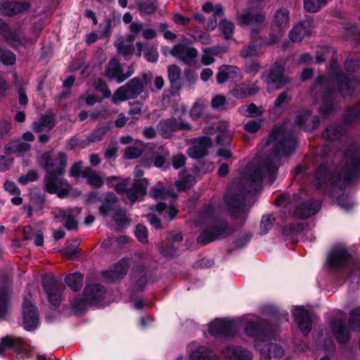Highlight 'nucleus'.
Here are the masks:
<instances>
[{"instance_id": "obj_1", "label": "nucleus", "mask_w": 360, "mask_h": 360, "mask_svg": "<svg viewBox=\"0 0 360 360\" xmlns=\"http://www.w3.org/2000/svg\"><path fill=\"white\" fill-rule=\"evenodd\" d=\"M267 143L273 144L271 153L259 164L248 167L240 179L233 181L229 191L224 195L231 214L240 226L244 224L248 213L245 203V194L257 192L264 178L269 184H273L281 165V158L291 155L297 146L295 138L285 124L274 128Z\"/></svg>"}, {"instance_id": "obj_2", "label": "nucleus", "mask_w": 360, "mask_h": 360, "mask_svg": "<svg viewBox=\"0 0 360 360\" xmlns=\"http://www.w3.org/2000/svg\"><path fill=\"white\" fill-rule=\"evenodd\" d=\"M347 141V146L340 150L344 165L334 168L331 164H321L316 168L313 182L318 189L325 191L333 188L342 191L360 176V146L350 138Z\"/></svg>"}, {"instance_id": "obj_3", "label": "nucleus", "mask_w": 360, "mask_h": 360, "mask_svg": "<svg viewBox=\"0 0 360 360\" xmlns=\"http://www.w3.org/2000/svg\"><path fill=\"white\" fill-rule=\"evenodd\" d=\"M39 165L47 172L45 186L49 193H57L60 198L68 196V188L63 186L61 176L65 173L66 155L64 153L56 155L51 153H42L38 159Z\"/></svg>"}, {"instance_id": "obj_4", "label": "nucleus", "mask_w": 360, "mask_h": 360, "mask_svg": "<svg viewBox=\"0 0 360 360\" xmlns=\"http://www.w3.org/2000/svg\"><path fill=\"white\" fill-rule=\"evenodd\" d=\"M153 75L151 72L143 73L140 77L130 79L125 85L120 87L115 91L112 100L115 103H119L129 99L137 98L141 93L148 96V86L151 84Z\"/></svg>"}, {"instance_id": "obj_5", "label": "nucleus", "mask_w": 360, "mask_h": 360, "mask_svg": "<svg viewBox=\"0 0 360 360\" xmlns=\"http://www.w3.org/2000/svg\"><path fill=\"white\" fill-rule=\"evenodd\" d=\"M30 352L28 345L20 338L8 335L1 339L0 355H8L11 360H25L30 357Z\"/></svg>"}, {"instance_id": "obj_6", "label": "nucleus", "mask_w": 360, "mask_h": 360, "mask_svg": "<svg viewBox=\"0 0 360 360\" xmlns=\"http://www.w3.org/2000/svg\"><path fill=\"white\" fill-rule=\"evenodd\" d=\"M106 293L105 289L100 284H92L86 286L84 291V298L76 300L72 308L75 313L84 311L88 304L103 306L102 302Z\"/></svg>"}, {"instance_id": "obj_7", "label": "nucleus", "mask_w": 360, "mask_h": 360, "mask_svg": "<svg viewBox=\"0 0 360 360\" xmlns=\"http://www.w3.org/2000/svg\"><path fill=\"white\" fill-rule=\"evenodd\" d=\"M337 60V55L334 53L330 63V70L332 75L337 81L338 91L343 97L352 96L356 89L359 86V82L356 79L349 78L341 73Z\"/></svg>"}, {"instance_id": "obj_8", "label": "nucleus", "mask_w": 360, "mask_h": 360, "mask_svg": "<svg viewBox=\"0 0 360 360\" xmlns=\"http://www.w3.org/2000/svg\"><path fill=\"white\" fill-rule=\"evenodd\" d=\"M238 25L248 26L251 34H259V32L266 26V15L263 12L248 8L236 15Z\"/></svg>"}, {"instance_id": "obj_9", "label": "nucleus", "mask_w": 360, "mask_h": 360, "mask_svg": "<svg viewBox=\"0 0 360 360\" xmlns=\"http://www.w3.org/2000/svg\"><path fill=\"white\" fill-rule=\"evenodd\" d=\"M314 89L321 91L323 93L320 112L323 115H328L335 107L334 96L335 91L330 86V81L323 75L319 76L314 83Z\"/></svg>"}, {"instance_id": "obj_10", "label": "nucleus", "mask_w": 360, "mask_h": 360, "mask_svg": "<svg viewBox=\"0 0 360 360\" xmlns=\"http://www.w3.org/2000/svg\"><path fill=\"white\" fill-rule=\"evenodd\" d=\"M42 285L49 303L58 307L63 300V285L51 274H46L42 278Z\"/></svg>"}, {"instance_id": "obj_11", "label": "nucleus", "mask_w": 360, "mask_h": 360, "mask_svg": "<svg viewBox=\"0 0 360 360\" xmlns=\"http://www.w3.org/2000/svg\"><path fill=\"white\" fill-rule=\"evenodd\" d=\"M230 232L226 221L223 220L214 221L210 227L205 230L197 238V243L201 245H204L215 240L224 238Z\"/></svg>"}, {"instance_id": "obj_12", "label": "nucleus", "mask_w": 360, "mask_h": 360, "mask_svg": "<svg viewBox=\"0 0 360 360\" xmlns=\"http://www.w3.org/2000/svg\"><path fill=\"white\" fill-rule=\"evenodd\" d=\"M289 27V11L280 8L275 13L270 32L269 44H276L282 35V33Z\"/></svg>"}, {"instance_id": "obj_13", "label": "nucleus", "mask_w": 360, "mask_h": 360, "mask_svg": "<svg viewBox=\"0 0 360 360\" xmlns=\"http://www.w3.org/2000/svg\"><path fill=\"white\" fill-rule=\"evenodd\" d=\"M135 182L132 187L127 191V198L131 202L141 200L146 193V188L148 186L147 179L142 178L144 175L143 171L140 165L136 166L134 172Z\"/></svg>"}, {"instance_id": "obj_14", "label": "nucleus", "mask_w": 360, "mask_h": 360, "mask_svg": "<svg viewBox=\"0 0 360 360\" xmlns=\"http://www.w3.org/2000/svg\"><path fill=\"white\" fill-rule=\"evenodd\" d=\"M191 126L187 122L172 117L168 119L162 120L157 126L158 131L165 139L170 138L173 134L179 130H190Z\"/></svg>"}, {"instance_id": "obj_15", "label": "nucleus", "mask_w": 360, "mask_h": 360, "mask_svg": "<svg viewBox=\"0 0 360 360\" xmlns=\"http://www.w3.org/2000/svg\"><path fill=\"white\" fill-rule=\"evenodd\" d=\"M237 330V323L234 321L216 319L209 325L211 335L220 338L233 336Z\"/></svg>"}, {"instance_id": "obj_16", "label": "nucleus", "mask_w": 360, "mask_h": 360, "mask_svg": "<svg viewBox=\"0 0 360 360\" xmlns=\"http://www.w3.org/2000/svg\"><path fill=\"white\" fill-rule=\"evenodd\" d=\"M351 259L347 248L343 245L334 247L328 256V264L333 271L345 267Z\"/></svg>"}, {"instance_id": "obj_17", "label": "nucleus", "mask_w": 360, "mask_h": 360, "mask_svg": "<svg viewBox=\"0 0 360 360\" xmlns=\"http://www.w3.org/2000/svg\"><path fill=\"white\" fill-rule=\"evenodd\" d=\"M134 72V71L133 68L129 67L128 70L124 73L123 69L118 60L116 58H112L106 66L105 75L109 79L115 80L117 83L120 84L129 78Z\"/></svg>"}, {"instance_id": "obj_18", "label": "nucleus", "mask_w": 360, "mask_h": 360, "mask_svg": "<svg viewBox=\"0 0 360 360\" xmlns=\"http://www.w3.org/2000/svg\"><path fill=\"white\" fill-rule=\"evenodd\" d=\"M284 64L282 62H276L269 69L266 82L269 89H278L288 83V80L285 77Z\"/></svg>"}, {"instance_id": "obj_19", "label": "nucleus", "mask_w": 360, "mask_h": 360, "mask_svg": "<svg viewBox=\"0 0 360 360\" xmlns=\"http://www.w3.org/2000/svg\"><path fill=\"white\" fill-rule=\"evenodd\" d=\"M129 266V259L123 258L116 262L110 269L103 271L102 275L107 282H116L127 275Z\"/></svg>"}, {"instance_id": "obj_20", "label": "nucleus", "mask_w": 360, "mask_h": 360, "mask_svg": "<svg viewBox=\"0 0 360 360\" xmlns=\"http://www.w3.org/2000/svg\"><path fill=\"white\" fill-rule=\"evenodd\" d=\"M23 326L25 330L32 331L39 325V311L35 305L25 300L22 304Z\"/></svg>"}, {"instance_id": "obj_21", "label": "nucleus", "mask_w": 360, "mask_h": 360, "mask_svg": "<svg viewBox=\"0 0 360 360\" xmlns=\"http://www.w3.org/2000/svg\"><path fill=\"white\" fill-rule=\"evenodd\" d=\"M269 44V39L262 37L259 34H251V41L240 51V56L243 58H250L259 56L262 51V48Z\"/></svg>"}, {"instance_id": "obj_22", "label": "nucleus", "mask_w": 360, "mask_h": 360, "mask_svg": "<svg viewBox=\"0 0 360 360\" xmlns=\"http://www.w3.org/2000/svg\"><path fill=\"white\" fill-rule=\"evenodd\" d=\"M170 53L172 56L181 60L186 65H190L194 62L198 52L193 46L178 44L173 46Z\"/></svg>"}, {"instance_id": "obj_23", "label": "nucleus", "mask_w": 360, "mask_h": 360, "mask_svg": "<svg viewBox=\"0 0 360 360\" xmlns=\"http://www.w3.org/2000/svg\"><path fill=\"white\" fill-rule=\"evenodd\" d=\"M245 332L247 335L255 338V345L258 341L261 342L270 336L267 323L263 320L249 321L245 328Z\"/></svg>"}, {"instance_id": "obj_24", "label": "nucleus", "mask_w": 360, "mask_h": 360, "mask_svg": "<svg viewBox=\"0 0 360 360\" xmlns=\"http://www.w3.org/2000/svg\"><path fill=\"white\" fill-rule=\"evenodd\" d=\"M212 146V140L207 136H202L195 139L193 145L187 149L188 155L193 159H200L208 153V149Z\"/></svg>"}, {"instance_id": "obj_25", "label": "nucleus", "mask_w": 360, "mask_h": 360, "mask_svg": "<svg viewBox=\"0 0 360 360\" xmlns=\"http://www.w3.org/2000/svg\"><path fill=\"white\" fill-rule=\"evenodd\" d=\"M292 314L300 331L304 335H307L312 326L310 313L302 307H297L292 311Z\"/></svg>"}, {"instance_id": "obj_26", "label": "nucleus", "mask_w": 360, "mask_h": 360, "mask_svg": "<svg viewBox=\"0 0 360 360\" xmlns=\"http://www.w3.org/2000/svg\"><path fill=\"white\" fill-rule=\"evenodd\" d=\"M255 347L263 356L268 358H280L284 354V350L281 347L269 342V336L261 342L258 341Z\"/></svg>"}, {"instance_id": "obj_27", "label": "nucleus", "mask_w": 360, "mask_h": 360, "mask_svg": "<svg viewBox=\"0 0 360 360\" xmlns=\"http://www.w3.org/2000/svg\"><path fill=\"white\" fill-rule=\"evenodd\" d=\"M314 27L312 20H304L293 27L290 32L289 37L293 42L300 41L305 36L311 34Z\"/></svg>"}, {"instance_id": "obj_28", "label": "nucleus", "mask_w": 360, "mask_h": 360, "mask_svg": "<svg viewBox=\"0 0 360 360\" xmlns=\"http://www.w3.org/2000/svg\"><path fill=\"white\" fill-rule=\"evenodd\" d=\"M241 77L242 76L237 67L227 65H221L216 74L217 82L219 84H224L229 80L238 82Z\"/></svg>"}, {"instance_id": "obj_29", "label": "nucleus", "mask_w": 360, "mask_h": 360, "mask_svg": "<svg viewBox=\"0 0 360 360\" xmlns=\"http://www.w3.org/2000/svg\"><path fill=\"white\" fill-rule=\"evenodd\" d=\"M321 206L319 200H308L298 205L294 212V216L300 219H307L317 213Z\"/></svg>"}, {"instance_id": "obj_30", "label": "nucleus", "mask_w": 360, "mask_h": 360, "mask_svg": "<svg viewBox=\"0 0 360 360\" xmlns=\"http://www.w3.org/2000/svg\"><path fill=\"white\" fill-rule=\"evenodd\" d=\"M295 123L304 130L311 131L318 127L319 118L317 116L311 117L310 111L303 110L297 115Z\"/></svg>"}, {"instance_id": "obj_31", "label": "nucleus", "mask_w": 360, "mask_h": 360, "mask_svg": "<svg viewBox=\"0 0 360 360\" xmlns=\"http://www.w3.org/2000/svg\"><path fill=\"white\" fill-rule=\"evenodd\" d=\"M29 4L20 1H4L0 3V14L12 16L22 13L29 8Z\"/></svg>"}, {"instance_id": "obj_32", "label": "nucleus", "mask_w": 360, "mask_h": 360, "mask_svg": "<svg viewBox=\"0 0 360 360\" xmlns=\"http://www.w3.org/2000/svg\"><path fill=\"white\" fill-rule=\"evenodd\" d=\"M169 243L162 244L160 247V252L167 257H174L178 253L179 245L183 240L181 233H177L169 238Z\"/></svg>"}, {"instance_id": "obj_33", "label": "nucleus", "mask_w": 360, "mask_h": 360, "mask_svg": "<svg viewBox=\"0 0 360 360\" xmlns=\"http://www.w3.org/2000/svg\"><path fill=\"white\" fill-rule=\"evenodd\" d=\"M229 360H252V354L240 347L227 346L221 351Z\"/></svg>"}, {"instance_id": "obj_34", "label": "nucleus", "mask_w": 360, "mask_h": 360, "mask_svg": "<svg viewBox=\"0 0 360 360\" xmlns=\"http://www.w3.org/2000/svg\"><path fill=\"white\" fill-rule=\"evenodd\" d=\"M149 271L143 265H137L132 269V276L134 278V288L136 290L141 291L148 282Z\"/></svg>"}, {"instance_id": "obj_35", "label": "nucleus", "mask_w": 360, "mask_h": 360, "mask_svg": "<svg viewBox=\"0 0 360 360\" xmlns=\"http://www.w3.org/2000/svg\"><path fill=\"white\" fill-rule=\"evenodd\" d=\"M332 327L336 340L339 343L347 342L349 340V331L342 320H334Z\"/></svg>"}, {"instance_id": "obj_36", "label": "nucleus", "mask_w": 360, "mask_h": 360, "mask_svg": "<svg viewBox=\"0 0 360 360\" xmlns=\"http://www.w3.org/2000/svg\"><path fill=\"white\" fill-rule=\"evenodd\" d=\"M31 145L28 143L23 142L20 140H15L10 141L5 145L4 152L6 155H11L12 153L22 154L30 151Z\"/></svg>"}, {"instance_id": "obj_37", "label": "nucleus", "mask_w": 360, "mask_h": 360, "mask_svg": "<svg viewBox=\"0 0 360 360\" xmlns=\"http://www.w3.org/2000/svg\"><path fill=\"white\" fill-rule=\"evenodd\" d=\"M117 202V198L112 193H105L100 206L99 211L101 215L107 217L110 212L115 210Z\"/></svg>"}, {"instance_id": "obj_38", "label": "nucleus", "mask_w": 360, "mask_h": 360, "mask_svg": "<svg viewBox=\"0 0 360 360\" xmlns=\"http://www.w3.org/2000/svg\"><path fill=\"white\" fill-rule=\"evenodd\" d=\"M346 132L345 125L332 124L328 125L323 132V137L327 140H335L342 137Z\"/></svg>"}, {"instance_id": "obj_39", "label": "nucleus", "mask_w": 360, "mask_h": 360, "mask_svg": "<svg viewBox=\"0 0 360 360\" xmlns=\"http://www.w3.org/2000/svg\"><path fill=\"white\" fill-rule=\"evenodd\" d=\"M167 77L171 88L179 90L181 88V70L176 65H171L167 68Z\"/></svg>"}, {"instance_id": "obj_40", "label": "nucleus", "mask_w": 360, "mask_h": 360, "mask_svg": "<svg viewBox=\"0 0 360 360\" xmlns=\"http://www.w3.org/2000/svg\"><path fill=\"white\" fill-rule=\"evenodd\" d=\"M11 288L6 285L0 287V319L7 314L9 307Z\"/></svg>"}, {"instance_id": "obj_41", "label": "nucleus", "mask_w": 360, "mask_h": 360, "mask_svg": "<svg viewBox=\"0 0 360 360\" xmlns=\"http://www.w3.org/2000/svg\"><path fill=\"white\" fill-rule=\"evenodd\" d=\"M82 177L86 179L87 183L95 188H100L103 184L101 176L93 171L91 167H86L83 169Z\"/></svg>"}, {"instance_id": "obj_42", "label": "nucleus", "mask_w": 360, "mask_h": 360, "mask_svg": "<svg viewBox=\"0 0 360 360\" xmlns=\"http://www.w3.org/2000/svg\"><path fill=\"white\" fill-rule=\"evenodd\" d=\"M189 360H218V359L212 351L202 346L191 354Z\"/></svg>"}, {"instance_id": "obj_43", "label": "nucleus", "mask_w": 360, "mask_h": 360, "mask_svg": "<svg viewBox=\"0 0 360 360\" xmlns=\"http://www.w3.org/2000/svg\"><path fill=\"white\" fill-rule=\"evenodd\" d=\"M156 210L162 214L163 218L165 219L172 220L174 219L177 213L179 212V210L174 205L173 203H170L169 205H167L165 202H159L156 205Z\"/></svg>"}, {"instance_id": "obj_44", "label": "nucleus", "mask_w": 360, "mask_h": 360, "mask_svg": "<svg viewBox=\"0 0 360 360\" xmlns=\"http://www.w3.org/2000/svg\"><path fill=\"white\" fill-rule=\"evenodd\" d=\"M195 183V177L193 174H181L175 186L179 191H185L192 187Z\"/></svg>"}, {"instance_id": "obj_45", "label": "nucleus", "mask_w": 360, "mask_h": 360, "mask_svg": "<svg viewBox=\"0 0 360 360\" xmlns=\"http://www.w3.org/2000/svg\"><path fill=\"white\" fill-rule=\"evenodd\" d=\"M157 0H140L137 3V8L141 14L151 15L154 13L158 8Z\"/></svg>"}, {"instance_id": "obj_46", "label": "nucleus", "mask_w": 360, "mask_h": 360, "mask_svg": "<svg viewBox=\"0 0 360 360\" xmlns=\"http://www.w3.org/2000/svg\"><path fill=\"white\" fill-rule=\"evenodd\" d=\"M150 195L155 199L166 200L171 198L172 200H175L177 198V195L172 190L155 187L151 188Z\"/></svg>"}, {"instance_id": "obj_47", "label": "nucleus", "mask_w": 360, "mask_h": 360, "mask_svg": "<svg viewBox=\"0 0 360 360\" xmlns=\"http://www.w3.org/2000/svg\"><path fill=\"white\" fill-rule=\"evenodd\" d=\"M3 37L8 44L15 49L23 46L22 40L20 39L15 30H12L10 28L6 32H5Z\"/></svg>"}, {"instance_id": "obj_48", "label": "nucleus", "mask_w": 360, "mask_h": 360, "mask_svg": "<svg viewBox=\"0 0 360 360\" xmlns=\"http://www.w3.org/2000/svg\"><path fill=\"white\" fill-rule=\"evenodd\" d=\"M328 0H303L304 9L309 13H316L324 6Z\"/></svg>"}, {"instance_id": "obj_49", "label": "nucleus", "mask_w": 360, "mask_h": 360, "mask_svg": "<svg viewBox=\"0 0 360 360\" xmlns=\"http://www.w3.org/2000/svg\"><path fill=\"white\" fill-rule=\"evenodd\" d=\"M41 24L34 23L32 25L30 29V36L26 34H23L22 39L25 43L34 44L36 42L39 34L41 31Z\"/></svg>"}, {"instance_id": "obj_50", "label": "nucleus", "mask_w": 360, "mask_h": 360, "mask_svg": "<svg viewBox=\"0 0 360 360\" xmlns=\"http://www.w3.org/2000/svg\"><path fill=\"white\" fill-rule=\"evenodd\" d=\"M275 220L273 214L264 215L260 222V234H266L271 229Z\"/></svg>"}, {"instance_id": "obj_51", "label": "nucleus", "mask_w": 360, "mask_h": 360, "mask_svg": "<svg viewBox=\"0 0 360 360\" xmlns=\"http://www.w3.org/2000/svg\"><path fill=\"white\" fill-rule=\"evenodd\" d=\"M219 27L226 39H231L233 37L235 30V26L233 22L226 19L222 20L219 24Z\"/></svg>"}, {"instance_id": "obj_52", "label": "nucleus", "mask_w": 360, "mask_h": 360, "mask_svg": "<svg viewBox=\"0 0 360 360\" xmlns=\"http://www.w3.org/2000/svg\"><path fill=\"white\" fill-rule=\"evenodd\" d=\"M189 34L195 41L200 42L202 44H209L211 42L210 35L202 30H192Z\"/></svg>"}, {"instance_id": "obj_53", "label": "nucleus", "mask_w": 360, "mask_h": 360, "mask_svg": "<svg viewBox=\"0 0 360 360\" xmlns=\"http://www.w3.org/2000/svg\"><path fill=\"white\" fill-rule=\"evenodd\" d=\"M83 284V275L79 272L69 274V288L75 291L81 288Z\"/></svg>"}, {"instance_id": "obj_54", "label": "nucleus", "mask_w": 360, "mask_h": 360, "mask_svg": "<svg viewBox=\"0 0 360 360\" xmlns=\"http://www.w3.org/2000/svg\"><path fill=\"white\" fill-rule=\"evenodd\" d=\"M16 60L15 55L10 50L0 48V62L6 65H10L15 63Z\"/></svg>"}, {"instance_id": "obj_55", "label": "nucleus", "mask_w": 360, "mask_h": 360, "mask_svg": "<svg viewBox=\"0 0 360 360\" xmlns=\"http://www.w3.org/2000/svg\"><path fill=\"white\" fill-rule=\"evenodd\" d=\"M113 220L119 227H123L130 222V219L126 215V211L122 209L115 211L113 215Z\"/></svg>"}, {"instance_id": "obj_56", "label": "nucleus", "mask_w": 360, "mask_h": 360, "mask_svg": "<svg viewBox=\"0 0 360 360\" xmlns=\"http://www.w3.org/2000/svg\"><path fill=\"white\" fill-rule=\"evenodd\" d=\"M239 112L247 117H253L262 114V112L254 103H251L248 105L240 106L239 108Z\"/></svg>"}, {"instance_id": "obj_57", "label": "nucleus", "mask_w": 360, "mask_h": 360, "mask_svg": "<svg viewBox=\"0 0 360 360\" xmlns=\"http://www.w3.org/2000/svg\"><path fill=\"white\" fill-rule=\"evenodd\" d=\"M349 323L354 331L360 328V308H356L351 311Z\"/></svg>"}, {"instance_id": "obj_58", "label": "nucleus", "mask_w": 360, "mask_h": 360, "mask_svg": "<svg viewBox=\"0 0 360 360\" xmlns=\"http://www.w3.org/2000/svg\"><path fill=\"white\" fill-rule=\"evenodd\" d=\"M204 53L201 57V63L204 65H209L214 62V58L210 54H217V51L215 48H206L203 49Z\"/></svg>"}, {"instance_id": "obj_59", "label": "nucleus", "mask_w": 360, "mask_h": 360, "mask_svg": "<svg viewBox=\"0 0 360 360\" xmlns=\"http://www.w3.org/2000/svg\"><path fill=\"white\" fill-rule=\"evenodd\" d=\"M93 86L98 91H100L102 94L103 97L109 98L110 96L111 92L110 89L105 82L101 79H95L93 83Z\"/></svg>"}, {"instance_id": "obj_60", "label": "nucleus", "mask_w": 360, "mask_h": 360, "mask_svg": "<svg viewBox=\"0 0 360 360\" xmlns=\"http://www.w3.org/2000/svg\"><path fill=\"white\" fill-rule=\"evenodd\" d=\"M116 46L117 53L123 56L126 59H128L131 55L132 46L131 44H126L123 41H119L116 42Z\"/></svg>"}, {"instance_id": "obj_61", "label": "nucleus", "mask_w": 360, "mask_h": 360, "mask_svg": "<svg viewBox=\"0 0 360 360\" xmlns=\"http://www.w3.org/2000/svg\"><path fill=\"white\" fill-rule=\"evenodd\" d=\"M112 20L107 19L103 25L99 27V39H108L111 35Z\"/></svg>"}, {"instance_id": "obj_62", "label": "nucleus", "mask_w": 360, "mask_h": 360, "mask_svg": "<svg viewBox=\"0 0 360 360\" xmlns=\"http://www.w3.org/2000/svg\"><path fill=\"white\" fill-rule=\"evenodd\" d=\"M360 116V108L359 106H355L354 108H351L348 109L345 115V122L348 124L354 120H355L357 117Z\"/></svg>"}, {"instance_id": "obj_63", "label": "nucleus", "mask_w": 360, "mask_h": 360, "mask_svg": "<svg viewBox=\"0 0 360 360\" xmlns=\"http://www.w3.org/2000/svg\"><path fill=\"white\" fill-rule=\"evenodd\" d=\"M110 130L109 127H102L93 131L89 137V140L93 142L99 141Z\"/></svg>"}, {"instance_id": "obj_64", "label": "nucleus", "mask_w": 360, "mask_h": 360, "mask_svg": "<svg viewBox=\"0 0 360 360\" xmlns=\"http://www.w3.org/2000/svg\"><path fill=\"white\" fill-rule=\"evenodd\" d=\"M143 54L146 59L150 63H155L159 57L158 50L153 46L147 47Z\"/></svg>"}]
</instances>
